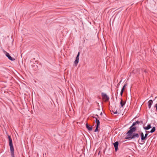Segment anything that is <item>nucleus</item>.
Returning a JSON list of instances; mask_svg holds the SVG:
<instances>
[{
    "label": "nucleus",
    "instance_id": "obj_1",
    "mask_svg": "<svg viewBox=\"0 0 157 157\" xmlns=\"http://www.w3.org/2000/svg\"><path fill=\"white\" fill-rule=\"evenodd\" d=\"M130 129L127 132V136L125 137V139L127 140H130L135 139L136 138H138L139 137V134L137 133H133L135 131L131 132H130Z\"/></svg>",
    "mask_w": 157,
    "mask_h": 157
},
{
    "label": "nucleus",
    "instance_id": "obj_2",
    "mask_svg": "<svg viewBox=\"0 0 157 157\" xmlns=\"http://www.w3.org/2000/svg\"><path fill=\"white\" fill-rule=\"evenodd\" d=\"M143 124V121H137L133 123L132 125L130 128V132H131L136 131L137 127H138L139 125H142Z\"/></svg>",
    "mask_w": 157,
    "mask_h": 157
},
{
    "label": "nucleus",
    "instance_id": "obj_3",
    "mask_svg": "<svg viewBox=\"0 0 157 157\" xmlns=\"http://www.w3.org/2000/svg\"><path fill=\"white\" fill-rule=\"evenodd\" d=\"M9 140V145L10 146L11 155L12 157H14V149L13 144V142L12 139L10 136H8Z\"/></svg>",
    "mask_w": 157,
    "mask_h": 157
},
{
    "label": "nucleus",
    "instance_id": "obj_4",
    "mask_svg": "<svg viewBox=\"0 0 157 157\" xmlns=\"http://www.w3.org/2000/svg\"><path fill=\"white\" fill-rule=\"evenodd\" d=\"M9 70L5 67H0V74L3 76L6 77L9 74Z\"/></svg>",
    "mask_w": 157,
    "mask_h": 157
},
{
    "label": "nucleus",
    "instance_id": "obj_5",
    "mask_svg": "<svg viewBox=\"0 0 157 157\" xmlns=\"http://www.w3.org/2000/svg\"><path fill=\"white\" fill-rule=\"evenodd\" d=\"M101 96L104 99H105L106 101H108L109 99V97L106 95V94L104 93H102Z\"/></svg>",
    "mask_w": 157,
    "mask_h": 157
},
{
    "label": "nucleus",
    "instance_id": "obj_6",
    "mask_svg": "<svg viewBox=\"0 0 157 157\" xmlns=\"http://www.w3.org/2000/svg\"><path fill=\"white\" fill-rule=\"evenodd\" d=\"M113 144L114 145L115 150L116 151H117L118 149V146L119 145V143L118 141H116L115 143H113Z\"/></svg>",
    "mask_w": 157,
    "mask_h": 157
},
{
    "label": "nucleus",
    "instance_id": "obj_7",
    "mask_svg": "<svg viewBox=\"0 0 157 157\" xmlns=\"http://www.w3.org/2000/svg\"><path fill=\"white\" fill-rule=\"evenodd\" d=\"M6 56L8 57V59L11 61H13L15 60V59L11 56L10 54L7 52H6Z\"/></svg>",
    "mask_w": 157,
    "mask_h": 157
},
{
    "label": "nucleus",
    "instance_id": "obj_8",
    "mask_svg": "<svg viewBox=\"0 0 157 157\" xmlns=\"http://www.w3.org/2000/svg\"><path fill=\"white\" fill-rule=\"evenodd\" d=\"M86 127L88 130L89 131H91L92 129V126H90L87 123H86Z\"/></svg>",
    "mask_w": 157,
    "mask_h": 157
},
{
    "label": "nucleus",
    "instance_id": "obj_9",
    "mask_svg": "<svg viewBox=\"0 0 157 157\" xmlns=\"http://www.w3.org/2000/svg\"><path fill=\"white\" fill-rule=\"evenodd\" d=\"M153 103V101L152 100H150L148 102V107L149 109H150L151 107V106L152 105Z\"/></svg>",
    "mask_w": 157,
    "mask_h": 157
},
{
    "label": "nucleus",
    "instance_id": "obj_10",
    "mask_svg": "<svg viewBox=\"0 0 157 157\" xmlns=\"http://www.w3.org/2000/svg\"><path fill=\"white\" fill-rule=\"evenodd\" d=\"M140 135L141 137V140L142 141L146 139L143 132H141Z\"/></svg>",
    "mask_w": 157,
    "mask_h": 157
},
{
    "label": "nucleus",
    "instance_id": "obj_11",
    "mask_svg": "<svg viewBox=\"0 0 157 157\" xmlns=\"http://www.w3.org/2000/svg\"><path fill=\"white\" fill-rule=\"evenodd\" d=\"M151 128L150 124H148L146 127H144V128L145 130H148Z\"/></svg>",
    "mask_w": 157,
    "mask_h": 157
},
{
    "label": "nucleus",
    "instance_id": "obj_12",
    "mask_svg": "<svg viewBox=\"0 0 157 157\" xmlns=\"http://www.w3.org/2000/svg\"><path fill=\"white\" fill-rule=\"evenodd\" d=\"M94 118H95V122L97 123L96 125L99 126L100 122L99 120L96 117H94Z\"/></svg>",
    "mask_w": 157,
    "mask_h": 157
},
{
    "label": "nucleus",
    "instance_id": "obj_13",
    "mask_svg": "<svg viewBox=\"0 0 157 157\" xmlns=\"http://www.w3.org/2000/svg\"><path fill=\"white\" fill-rule=\"evenodd\" d=\"M125 102L123 101L122 99H121V102H120V104L121 107H123L124 105H125Z\"/></svg>",
    "mask_w": 157,
    "mask_h": 157
},
{
    "label": "nucleus",
    "instance_id": "obj_14",
    "mask_svg": "<svg viewBox=\"0 0 157 157\" xmlns=\"http://www.w3.org/2000/svg\"><path fill=\"white\" fill-rule=\"evenodd\" d=\"M79 58L76 57V59L75 61V64L76 65H77L78 64V63L79 61Z\"/></svg>",
    "mask_w": 157,
    "mask_h": 157
},
{
    "label": "nucleus",
    "instance_id": "obj_15",
    "mask_svg": "<svg viewBox=\"0 0 157 157\" xmlns=\"http://www.w3.org/2000/svg\"><path fill=\"white\" fill-rule=\"evenodd\" d=\"M155 130V127H153L150 132H151V133H153L154 132Z\"/></svg>",
    "mask_w": 157,
    "mask_h": 157
},
{
    "label": "nucleus",
    "instance_id": "obj_16",
    "mask_svg": "<svg viewBox=\"0 0 157 157\" xmlns=\"http://www.w3.org/2000/svg\"><path fill=\"white\" fill-rule=\"evenodd\" d=\"M127 83H125L124 85L123 86V87H122V89H121V90H123V91H124V90L125 89V87L127 85Z\"/></svg>",
    "mask_w": 157,
    "mask_h": 157
},
{
    "label": "nucleus",
    "instance_id": "obj_17",
    "mask_svg": "<svg viewBox=\"0 0 157 157\" xmlns=\"http://www.w3.org/2000/svg\"><path fill=\"white\" fill-rule=\"evenodd\" d=\"M99 126L96 125V128L94 131L95 132H96L98 131V128L99 127Z\"/></svg>",
    "mask_w": 157,
    "mask_h": 157
},
{
    "label": "nucleus",
    "instance_id": "obj_18",
    "mask_svg": "<svg viewBox=\"0 0 157 157\" xmlns=\"http://www.w3.org/2000/svg\"><path fill=\"white\" fill-rule=\"evenodd\" d=\"M147 132L146 131V133H145V135H144V136H145V139H146L147 138V137L148 135V134L147 133Z\"/></svg>",
    "mask_w": 157,
    "mask_h": 157
},
{
    "label": "nucleus",
    "instance_id": "obj_19",
    "mask_svg": "<svg viewBox=\"0 0 157 157\" xmlns=\"http://www.w3.org/2000/svg\"><path fill=\"white\" fill-rule=\"evenodd\" d=\"M123 92H124V91L123 90H121V92H120V94L121 95V96L122 95V94H123Z\"/></svg>",
    "mask_w": 157,
    "mask_h": 157
},
{
    "label": "nucleus",
    "instance_id": "obj_20",
    "mask_svg": "<svg viewBox=\"0 0 157 157\" xmlns=\"http://www.w3.org/2000/svg\"><path fill=\"white\" fill-rule=\"evenodd\" d=\"M154 107L156 108V111L157 112V103L155 105Z\"/></svg>",
    "mask_w": 157,
    "mask_h": 157
},
{
    "label": "nucleus",
    "instance_id": "obj_21",
    "mask_svg": "<svg viewBox=\"0 0 157 157\" xmlns=\"http://www.w3.org/2000/svg\"><path fill=\"white\" fill-rule=\"evenodd\" d=\"M79 55H80V52H78L77 56L76 57L79 58Z\"/></svg>",
    "mask_w": 157,
    "mask_h": 157
},
{
    "label": "nucleus",
    "instance_id": "obj_22",
    "mask_svg": "<svg viewBox=\"0 0 157 157\" xmlns=\"http://www.w3.org/2000/svg\"><path fill=\"white\" fill-rule=\"evenodd\" d=\"M112 112L113 113H114L115 114H117V111H116L115 112H114V111H112Z\"/></svg>",
    "mask_w": 157,
    "mask_h": 157
},
{
    "label": "nucleus",
    "instance_id": "obj_23",
    "mask_svg": "<svg viewBox=\"0 0 157 157\" xmlns=\"http://www.w3.org/2000/svg\"><path fill=\"white\" fill-rule=\"evenodd\" d=\"M122 80H121L118 84L117 85H119L121 83V82Z\"/></svg>",
    "mask_w": 157,
    "mask_h": 157
},
{
    "label": "nucleus",
    "instance_id": "obj_24",
    "mask_svg": "<svg viewBox=\"0 0 157 157\" xmlns=\"http://www.w3.org/2000/svg\"><path fill=\"white\" fill-rule=\"evenodd\" d=\"M102 113H100V115H102Z\"/></svg>",
    "mask_w": 157,
    "mask_h": 157
},
{
    "label": "nucleus",
    "instance_id": "obj_25",
    "mask_svg": "<svg viewBox=\"0 0 157 157\" xmlns=\"http://www.w3.org/2000/svg\"><path fill=\"white\" fill-rule=\"evenodd\" d=\"M96 116L98 117V115H96Z\"/></svg>",
    "mask_w": 157,
    "mask_h": 157
}]
</instances>
